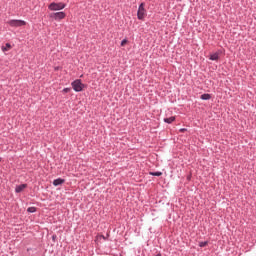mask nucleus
I'll return each mask as SVG.
<instances>
[{
	"mask_svg": "<svg viewBox=\"0 0 256 256\" xmlns=\"http://www.w3.org/2000/svg\"><path fill=\"white\" fill-rule=\"evenodd\" d=\"M65 7H67V4L63 2H52L48 5L49 11H63Z\"/></svg>",
	"mask_w": 256,
	"mask_h": 256,
	"instance_id": "nucleus-1",
	"label": "nucleus"
},
{
	"mask_svg": "<svg viewBox=\"0 0 256 256\" xmlns=\"http://www.w3.org/2000/svg\"><path fill=\"white\" fill-rule=\"evenodd\" d=\"M71 87L76 93H81L85 88V84L81 83V79H76L71 82Z\"/></svg>",
	"mask_w": 256,
	"mask_h": 256,
	"instance_id": "nucleus-2",
	"label": "nucleus"
},
{
	"mask_svg": "<svg viewBox=\"0 0 256 256\" xmlns=\"http://www.w3.org/2000/svg\"><path fill=\"white\" fill-rule=\"evenodd\" d=\"M145 15H147V11L145 10V3H141L138 7L137 19H139V21H143L145 19Z\"/></svg>",
	"mask_w": 256,
	"mask_h": 256,
	"instance_id": "nucleus-3",
	"label": "nucleus"
},
{
	"mask_svg": "<svg viewBox=\"0 0 256 256\" xmlns=\"http://www.w3.org/2000/svg\"><path fill=\"white\" fill-rule=\"evenodd\" d=\"M65 17H67V14L63 11L54 12L49 15V18L53 19L54 21H62V19H65Z\"/></svg>",
	"mask_w": 256,
	"mask_h": 256,
	"instance_id": "nucleus-4",
	"label": "nucleus"
},
{
	"mask_svg": "<svg viewBox=\"0 0 256 256\" xmlns=\"http://www.w3.org/2000/svg\"><path fill=\"white\" fill-rule=\"evenodd\" d=\"M8 25H10V27H25V25H27V22L24 20L12 19L8 21Z\"/></svg>",
	"mask_w": 256,
	"mask_h": 256,
	"instance_id": "nucleus-5",
	"label": "nucleus"
},
{
	"mask_svg": "<svg viewBox=\"0 0 256 256\" xmlns=\"http://www.w3.org/2000/svg\"><path fill=\"white\" fill-rule=\"evenodd\" d=\"M65 183V179L57 178L53 181L54 187H59V185H63Z\"/></svg>",
	"mask_w": 256,
	"mask_h": 256,
	"instance_id": "nucleus-6",
	"label": "nucleus"
},
{
	"mask_svg": "<svg viewBox=\"0 0 256 256\" xmlns=\"http://www.w3.org/2000/svg\"><path fill=\"white\" fill-rule=\"evenodd\" d=\"M24 189H27V184L18 185L15 188V193H21Z\"/></svg>",
	"mask_w": 256,
	"mask_h": 256,
	"instance_id": "nucleus-7",
	"label": "nucleus"
},
{
	"mask_svg": "<svg viewBox=\"0 0 256 256\" xmlns=\"http://www.w3.org/2000/svg\"><path fill=\"white\" fill-rule=\"evenodd\" d=\"M210 61H219V53H213L210 55Z\"/></svg>",
	"mask_w": 256,
	"mask_h": 256,
	"instance_id": "nucleus-8",
	"label": "nucleus"
},
{
	"mask_svg": "<svg viewBox=\"0 0 256 256\" xmlns=\"http://www.w3.org/2000/svg\"><path fill=\"white\" fill-rule=\"evenodd\" d=\"M164 123H167L168 125H171L173 121H175V116L169 117V118H164L163 119Z\"/></svg>",
	"mask_w": 256,
	"mask_h": 256,
	"instance_id": "nucleus-9",
	"label": "nucleus"
},
{
	"mask_svg": "<svg viewBox=\"0 0 256 256\" xmlns=\"http://www.w3.org/2000/svg\"><path fill=\"white\" fill-rule=\"evenodd\" d=\"M200 99H202V101H209V99H211V94H207V93L202 94L200 96Z\"/></svg>",
	"mask_w": 256,
	"mask_h": 256,
	"instance_id": "nucleus-10",
	"label": "nucleus"
},
{
	"mask_svg": "<svg viewBox=\"0 0 256 256\" xmlns=\"http://www.w3.org/2000/svg\"><path fill=\"white\" fill-rule=\"evenodd\" d=\"M149 175H151L152 177H161V175H163V172L161 171L149 172Z\"/></svg>",
	"mask_w": 256,
	"mask_h": 256,
	"instance_id": "nucleus-11",
	"label": "nucleus"
},
{
	"mask_svg": "<svg viewBox=\"0 0 256 256\" xmlns=\"http://www.w3.org/2000/svg\"><path fill=\"white\" fill-rule=\"evenodd\" d=\"M27 212H28V213H36V212H37V208H36V207H29V208L27 209Z\"/></svg>",
	"mask_w": 256,
	"mask_h": 256,
	"instance_id": "nucleus-12",
	"label": "nucleus"
},
{
	"mask_svg": "<svg viewBox=\"0 0 256 256\" xmlns=\"http://www.w3.org/2000/svg\"><path fill=\"white\" fill-rule=\"evenodd\" d=\"M209 242L207 241H202V242H199V247H207Z\"/></svg>",
	"mask_w": 256,
	"mask_h": 256,
	"instance_id": "nucleus-13",
	"label": "nucleus"
},
{
	"mask_svg": "<svg viewBox=\"0 0 256 256\" xmlns=\"http://www.w3.org/2000/svg\"><path fill=\"white\" fill-rule=\"evenodd\" d=\"M62 93H71V88H64Z\"/></svg>",
	"mask_w": 256,
	"mask_h": 256,
	"instance_id": "nucleus-14",
	"label": "nucleus"
},
{
	"mask_svg": "<svg viewBox=\"0 0 256 256\" xmlns=\"http://www.w3.org/2000/svg\"><path fill=\"white\" fill-rule=\"evenodd\" d=\"M126 43H127V39L125 38L121 41V47H125Z\"/></svg>",
	"mask_w": 256,
	"mask_h": 256,
	"instance_id": "nucleus-15",
	"label": "nucleus"
},
{
	"mask_svg": "<svg viewBox=\"0 0 256 256\" xmlns=\"http://www.w3.org/2000/svg\"><path fill=\"white\" fill-rule=\"evenodd\" d=\"M100 237H101L104 241H107V237H109V234H107V236L101 235Z\"/></svg>",
	"mask_w": 256,
	"mask_h": 256,
	"instance_id": "nucleus-16",
	"label": "nucleus"
},
{
	"mask_svg": "<svg viewBox=\"0 0 256 256\" xmlns=\"http://www.w3.org/2000/svg\"><path fill=\"white\" fill-rule=\"evenodd\" d=\"M185 131H187L186 128H181V129H180V133H185Z\"/></svg>",
	"mask_w": 256,
	"mask_h": 256,
	"instance_id": "nucleus-17",
	"label": "nucleus"
},
{
	"mask_svg": "<svg viewBox=\"0 0 256 256\" xmlns=\"http://www.w3.org/2000/svg\"><path fill=\"white\" fill-rule=\"evenodd\" d=\"M6 48L11 49V44L6 43Z\"/></svg>",
	"mask_w": 256,
	"mask_h": 256,
	"instance_id": "nucleus-18",
	"label": "nucleus"
},
{
	"mask_svg": "<svg viewBox=\"0 0 256 256\" xmlns=\"http://www.w3.org/2000/svg\"><path fill=\"white\" fill-rule=\"evenodd\" d=\"M2 51H7V48H5V47H2Z\"/></svg>",
	"mask_w": 256,
	"mask_h": 256,
	"instance_id": "nucleus-19",
	"label": "nucleus"
},
{
	"mask_svg": "<svg viewBox=\"0 0 256 256\" xmlns=\"http://www.w3.org/2000/svg\"><path fill=\"white\" fill-rule=\"evenodd\" d=\"M57 238V236H52V239L55 241V239Z\"/></svg>",
	"mask_w": 256,
	"mask_h": 256,
	"instance_id": "nucleus-20",
	"label": "nucleus"
},
{
	"mask_svg": "<svg viewBox=\"0 0 256 256\" xmlns=\"http://www.w3.org/2000/svg\"><path fill=\"white\" fill-rule=\"evenodd\" d=\"M1 161H3V158L0 157V163H1Z\"/></svg>",
	"mask_w": 256,
	"mask_h": 256,
	"instance_id": "nucleus-21",
	"label": "nucleus"
}]
</instances>
